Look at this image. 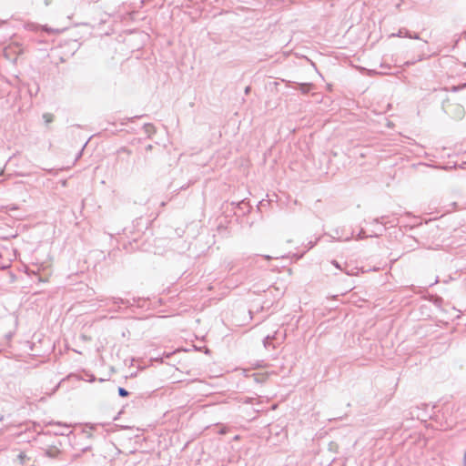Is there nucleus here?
Masks as SVG:
<instances>
[{
    "label": "nucleus",
    "instance_id": "f257e3e1",
    "mask_svg": "<svg viewBox=\"0 0 466 466\" xmlns=\"http://www.w3.org/2000/svg\"><path fill=\"white\" fill-rule=\"evenodd\" d=\"M449 114L457 120H461L463 118L465 115L464 107L459 104H452L451 105L450 112Z\"/></svg>",
    "mask_w": 466,
    "mask_h": 466
},
{
    "label": "nucleus",
    "instance_id": "f03ea898",
    "mask_svg": "<svg viewBox=\"0 0 466 466\" xmlns=\"http://www.w3.org/2000/svg\"><path fill=\"white\" fill-rule=\"evenodd\" d=\"M314 88V85L311 83H299L295 89L300 91L302 94H308Z\"/></svg>",
    "mask_w": 466,
    "mask_h": 466
},
{
    "label": "nucleus",
    "instance_id": "7ed1b4c3",
    "mask_svg": "<svg viewBox=\"0 0 466 466\" xmlns=\"http://www.w3.org/2000/svg\"><path fill=\"white\" fill-rule=\"evenodd\" d=\"M60 450L55 446L47 448L45 451L46 455L49 458H56L60 454Z\"/></svg>",
    "mask_w": 466,
    "mask_h": 466
},
{
    "label": "nucleus",
    "instance_id": "20e7f679",
    "mask_svg": "<svg viewBox=\"0 0 466 466\" xmlns=\"http://www.w3.org/2000/svg\"><path fill=\"white\" fill-rule=\"evenodd\" d=\"M110 300L112 301L113 304L115 305H126V306H130V302L127 300V299H124L122 298H116V297H112L110 299Z\"/></svg>",
    "mask_w": 466,
    "mask_h": 466
},
{
    "label": "nucleus",
    "instance_id": "39448f33",
    "mask_svg": "<svg viewBox=\"0 0 466 466\" xmlns=\"http://www.w3.org/2000/svg\"><path fill=\"white\" fill-rule=\"evenodd\" d=\"M143 128H144L145 133L148 137H151V135L154 134L156 131L155 127L152 124H145Z\"/></svg>",
    "mask_w": 466,
    "mask_h": 466
},
{
    "label": "nucleus",
    "instance_id": "423d86ee",
    "mask_svg": "<svg viewBox=\"0 0 466 466\" xmlns=\"http://www.w3.org/2000/svg\"><path fill=\"white\" fill-rule=\"evenodd\" d=\"M275 337L274 336H267L264 340H263V344H264V347L266 349H268L272 344H271V340L274 339Z\"/></svg>",
    "mask_w": 466,
    "mask_h": 466
},
{
    "label": "nucleus",
    "instance_id": "0eeeda50",
    "mask_svg": "<svg viewBox=\"0 0 466 466\" xmlns=\"http://www.w3.org/2000/svg\"><path fill=\"white\" fill-rule=\"evenodd\" d=\"M43 118H44V120H45V122H46V124H49V123L53 122V120H54V116H53L52 114H50V113H45V114L43 115Z\"/></svg>",
    "mask_w": 466,
    "mask_h": 466
},
{
    "label": "nucleus",
    "instance_id": "6e6552de",
    "mask_svg": "<svg viewBox=\"0 0 466 466\" xmlns=\"http://www.w3.org/2000/svg\"><path fill=\"white\" fill-rule=\"evenodd\" d=\"M117 390L120 397H127L129 395V392L125 388L119 387Z\"/></svg>",
    "mask_w": 466,
    "mask_h": 466
},
{
    "label": "nucleus",
    "instance_id": "1a4fd4ad",
    "mask_svg": "<svg viewBox=\"0 0 466 466\" xmlns=\"http://www.w3.org/2000/svg\"><path fill=\"white\" fill-rule=\"evenodd\" d=\"M367 238V236H366V234H365V231H364L363 229H361V230L359 232V234L357 235L356 239H357V240H360V239H364V238Z\"/></svg>",
    "mask_w": 466,
    "mask_h": 466
},
{
    "label": "nucleus",
    "instance_id": "9d476101",
    "mask_svg": "<svg viewBox=\"0 0 466 466\" xmlns=\"http://www.w3.org/2000/svg\"><path fill=\"white\" fill-rule=\"evenodd\" d=\"M407 32H409L407 29H400L399 31L398 35L399 36H405V37H407Z\"/></svg>",
    "mask_w": 466,
    "mask_h": 466
},
{
    "label": "nucleus",
    "instance_id": "9b49d317",
    "mask_svg": "<svg viewBox=\"0 0 466 466\" xmlns=\"http://www.w3.org/2000/svg\"><path fill=\"white\" fill-rule=\"evenodd\" d=\"M407 37L412 38V39H420V36L418 34L411 35L410 32H407Z\"/></svg>",
    "mask_w": 466,
    "mask_h": 466
},
{
    "label": "nucleus",
    "instance_id": "f8f14e48",
    "mask_svg": "<svg viewBox=\"0 0 466 466\" xmlns=\"http://www.w3.org/2000/svg\"><path fill=\"white\" fill-rule=\"evenodd\" d=\"M382 220H383V217H381V218H374V219H373V222H374V223H381V224H382V223H383V221H382Z\"/></svg>",
    "mask_w": 466,
    "mask_h": 466
},
{
    "label": "nucleus",
    "instance_id": "ddd939ff",
    "mask_svg": "<svg viewBox=\"0 0 466 466\" xmlns=\"http://www.w3.org/2000/svg\"><path fill=\"white\" fill-rule=\"evenodd\" d=\"M331 263H332L336 268H338L341 269L340 265L338 263V261L333 260Z\"/></svg>",
    "mask_w": 466,
    "mask_h": 466
},
{
    "label": "nucleus",
    "instance_id": "4468645a",
    "mask_svg": "<svg viewBox=\"0 0 466 466\" xmlns=\"http://www.w3.org/2000/svg\"><path fill=\"white\" fill-rule=\"evenodd\" d=\"M249 91H250V86H247L245 88V94L248 95L249 93Z\"/></svg>",
    "mask_w": 466,
    "mask_h": 466
},
{
    "label": "nucleus",
    "instance_id": "2eb2a0df",
    "mask_svg": "<svg viewBox=\"0 0 466 466\" xmlns=\"http://www.w3.org/2000/svg\"><path fill=\"white\" fill-rule=\"evenodd\" d=\"M25 457V454H23V453L19 454V459L21 460L22 462H23V460H24Z\"/></svg>",
    "mask_w": 466,
    "mask_h": 466
},
{
    "label": "nucleus",
    "instance_id": "dca6fc26",
    "mask_svg": "<svg viewBox=\"0 0 466 466\" xmlns=\"http://www.w3.org/2000/svg\"><path fill=\"white\" fill-rule=\"evenodd\" d=\"M463 466H466V451L464 452L463 456Z\"/></svg>",
    "mask_w": 466,
    "mask_h": 466
},
{
    "label": "nucleus",
    "instance_id": "f3484780",
    "mask_svg": "<svg viewBox=\"0 0 466 466\" xmlns=\"http://www.w3.org/2000/svg\"><path fill=\"white\" fill-rule=\"evenodd\" d=\"M151 149H152V145H147V146L146 147V150H147V151H148V150H151Z\"/></svg>",
    "mask_w": 466,
    "mask_h": 466
},
{
    "label": "nucleus",
    "instance_id": "a211bd4d",
    "mask_svg": "<svg viewBox=\"0 0 466 466\" xmlns=\"http://www.w3.org/2000/svg\"><path fill=\"white\" fill-rule=\"evenodd\" d=\"M44 2L46 5H48L51 3V0H44Z\"/></svg>",
    "mask_w": 466,
    "mask_h": 466
},
{
    "label": "nucleus",
    "instance_id": "6ab92c4d",
    "mask_svg": "<svg viewBox=\"0 0 466 466\" xmlns=\"http://www.w3.org/2000/svg\"><path fill=\"white\" fill-rule=\"evenodd\" d=\"M463 86H459L454 87L453 89H454V90H460V89H461Z\"/></svg>",
    "mask_w": 466,
    "mask_h": 466
},
{
    "label": "nucleus",
    "instance_id": "aec40b11",
    "mask_svg": "<svg viewBox=\"0 0 466 466\" xmlns=\"http://www.w3.org/2000/svg\"><path fill=\"white\" fill-rule=\"evenodd\" d=\"M264 258H265L266 259H268V260H269V259H271V258H272V257H270V256H268V255L264 256Z\"/></svg>",
    "mask_w": 466,
    "mask_h": 466
},
{
    "label": "nucleus",
    "instance_id": "412c9836",
    "mask_svg": "<svg viewBox=\"0 0 466 466\" xmlns=\"http://www.w3.org/2000/svg\"><path fill=\"white\" fill-rule=\"evenodd\" d=\"M38 280H39V281H42V282H46V279H42L41 277H38Z\"/></svg>",
    "mask_w": 466,
    "mask_h": 466
},
{
    "label": "nucleus",
    "instance_id": "4be33fe9",
    "mask_svg": "<svg viewBox=\"0 0 466 466\" xmlns=\"http://www.w3.org/2000/svg\"><path fill=\"white\" fill-rule=\"evenodd\" d=\"M351 238H352V236L351 237H348V238H345L344 241H350Z\"/></svg>",
    "mask_w": 466,
    "mask_h": 466
},
{
    "label": "nucleus",
    "instance_id": "5701e85b",
    "mask_svg": "<svg viewBox=\"0 0 466 466\" xmlns=\"http://www.w3.org/2000/svg\"><path fill=\"white\" fill-rule=\"evenodd\" d=\"M221 434H224L226 431L224 430H220L219 431Z\"/></svg>",
    "mask_w": 466,
    "mask_h": 466
},
{
    "label": "nucleus",
    "instance_id": "b1692460",
    "mask_svg": "<svg viewBox=\"0 0 466 466\" xmlns=\"http://www.w3.org/2000/svg\"><path fill=\"white\" fill-rule=\"evenodd\" d=\"M4 173V169H0V176Z\"/></svg>",
    "mask_w": 466,
    "mask_h": 466
},
{
    "label": "nucleus",
    "instance_id": "393cba45",
    "mask_svg": "<svg viewBox=\"0 0 466 466\" xmlns=\"http://www.w3.org/2000/svg\"><path fill=\"white\" fill-rule=\"evenodd\" d=\"M347 275H352V273L349 272V271H345Z\"/></svg>",
    "mask_w": 466,
    "mask_h": 466
}]
</instances>
